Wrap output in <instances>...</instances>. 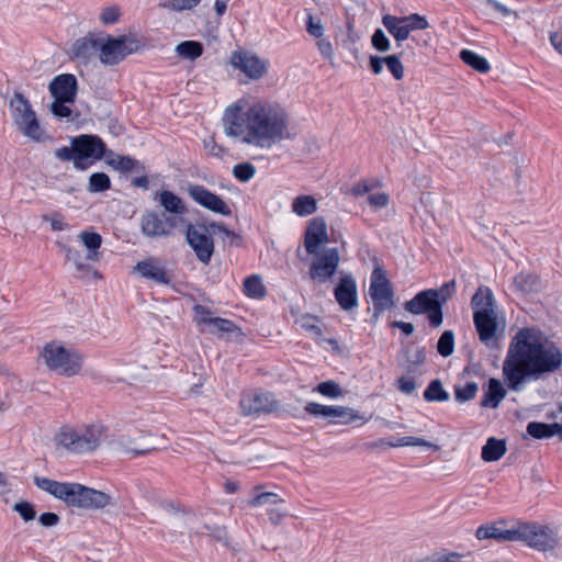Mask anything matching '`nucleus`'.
Instances as JSON below:
<instances>
[{
	"mask_svg": "<svg viewBox=\"0 0 562 562\" xmlns=\"http://www.w3.org/2000/svg\"><path fill=\"white\" fill-rule=\"evenodd\" d=\"M223 123L226 135L261 149L295 136L286 110L268 100H238L226 108Z\"/></svg>",
	"mask_w": 562,
	"mask_h": 562,
	"instance_id": "obj_1",
	"label": "nucleus"
},
{
	"mask_svg": "<svg viewBox=\"0 0 562 562\" xmlns=\"http://www.w3.org/2000/svg\"><path fill=\"white\" fill-rule=\"evenodd\" d=\"M562 368V350L533 327L519 329L503 362V375L512 391H520L528 380H538Z\"/></svg>",
	"mask_w": 562,
	"mask_h": 562,
	"instance_id": "obj_2",
	"label": "nucleus"
},
{
	"mask_svg": "<svg viewBox=\"0 0 562 562\" xmlns=\"http://www.w3.org/2000/svg\"><path fill=\"white\" fill-rule=\"evenodd\" d=\"M38 488L65 502L68 506L81 509H103L111 504L112 497L79 483H61L47 477H35Z\"/></svg>",
	"mask_w": 562,
	"mask_h": 562,
	"instance_id": "obj_3",
	"label": "nucleus"
},
{
	"mask_svg": "<svg viewBox=\"0 0 562 562\" xmlns=\"http://www.w3.org/2000/svg\"><path fill=\"white\" fill-rule=\"evenodd\" d=\"M106 155L104 142L95 135L82 134L71 138V146L55 150V157L61 161L72 160L78 170L88 169L95 160Z\"/></svg>",
	"mask_w": 562,
	"mask_h": 562,
	"instance_id": "obj_4",
	"label": "nucleus"
},
{
	"mask_svg": "<svg viewBox=\"0 0 562 562\" xmlns=\"http://www.w3.org/2000/svg\"><path fill=\"white\" fill-rule=\"evenodd\" d=\"M102 425H90L78 430L69 426L60 428L55 437L56 443L74 453H87L95 450L104 439Z\"/></svg>",
	"mask_w": 562,
	"mask_h": 562,
	"instance_id": "obj_5",
	"label": "nucleus"
},
{
	"mask_svg": "<svg viewBox=\"0 0 562 562\" xmlns=\"http://www.w3.org/2000/svg\"><path fill=\"white\" fill-rule=\"evenodd\" d=\"M9 109L14 124L24 136L35 142L44 139V131L40 126L36 114L22 93H14Z\"/></svg>",
	"mask_w": 562,
	"mask_h": 562,
	"instance_id": "obj_6",
	"label": "nucleus"
},
{
	"mask_svg": "<svg viewBox=\"0 0 562 562\" xmlns=\"http://www.w3.org/2000/svg\"><path fill=\"white\" fill-rule=\"evenodd\" d=\"M48 369L67 376H72L81 370L80 355L57 342L47 344L41 352Z\"/></svg>",
	"mask_w": 562,
	"mask_h": 562,
	"instance_id": "obj_7",
	"label": "nucleus"
},
{
	"mask_svg": "<svg viewBox=\"0 0 562 562\" xmlns=\"http://www.w3.org/2000/svg\"><path fill=\"white\" fill-rule=\"evenodd\" d=\"M139 42L127 35L117 37L101 35L99 44V59L105 66H114L124 60L128 55L137 52Z\"/></svg>",
	"mask_w": 562,
	"mask_h": 562,
	"instance_id": "obj_8",
	"label": "nucleus"
},
{
	"mask_svg": "<svg viewBox=\"0 0 562 562\" xmlns=\"http://www.w3.org/2000/svg\"><path fill=\"white\" fill-rule=\"evenodd\" d=\"M369 295L373 303V317L378 319L379 315L394 305V292L391 282L381 268H375L371 274Z\"/></svg>",
	"mask_w": 562,
	"mask_h": 562,
	"instance_id": "obj_9",
	"label": "nucleus"
},
{
	"mask_svg": "<svg viewBox=\"0 0 562 562\" xmlns=\"http://www.w3.org/2000/svg\"><path fill=\"white\" fill-rule=\"evenodd\" d=\"M516 541H522L539 551L553 549L558 544V536L553 529L536 524H518Z\"/></svg>",
	"mask_w": 562,
	"mask_h": 562,
	"instance_id": "obj_10",
	"label": "nucleus"
},
{
	"mask_svg": "<svg viewBox=\"0 0 562 562\" xmlns=\"http://www.w3.org/2000/svg\"><path fill=\"white\" fill-rule=\"evenodd\" d=\"M382 24L398 43L406 41L412 32L429 27L427 19L418 13L406 16L385 14L382 16Z\"/></svg>",
	"mask_w": 562,
	"mask_h": 562,
	"instance_id": "obj_11",
	"label": "nucleus"
},
{
	"mask_svg": "<svg viewBox=\"0 0 562 562\" xmlns=\"http://www.w3.org/2000/svg\"><path fill=\"white\" fill-rule=\"evenodd\" d=\"M435 289H428L417 293L412 300L405 302L404 308L408 313L419 315L427 314L429 324L439 327L442 324V311L436 301Z\"/></svg>",
	"mask_w": 562,
	"mask_h": 562,
	"instance_id": "obj_12",
	"label": "nucleus"
},
{
	"mask_svg": "<svg viewBox=\"0 0 562 562\" xmlns=\"http://www.w3.org/2000/svg\"><path fill=\"white\" fill-rule=\"evenodd\" d=\"M310 266V277L317 283H325L336 273L339 265V252L337 248H325L316 250Z\"/></svg>",
	"mask_w": 562,
	"mask_h": 562,
	"instance_id": "obj_13",
	"label": "nucleus"
},
{
	"mask_svg": "<svg viewBox=\"0 0 562 562\" xmlns=\"http://www.w3.org/2000/svg\"><path fill=\"white\" fill-rule=\"evenodd\" d=\"M304 411L314 417H323L329 419V423H338L349 425L362 417L357 411L347 406L323 405L316 402H308Z\"/></svg>",
	"mask_w": 562,
	"mask_h": 562,
	"instance_id": "obj_14",
	"label": "nucleus"
},
{
	"mask_svg": "<svg viewBox=\"0 0 562 562\" xmlns=\"http://www.w3.org/2000/svg\"><path fill=\"white\" fill-rule=\"evenodd\" d=\"M187 241L198 260L209 265L214 254V240L204 225L190 224L187 228Z\"/></svg>",
	"mask_w": 562,
	"mask_h": 562,
	"instance_id": "obj_15",
	"label": "nucleus"
},
{
	"mask_svg": "<svg viewBox=\"0 0 562 562\" xmlns=\"http://www.w3.org/2000/svg\"><path fill=\"white\" fill-rule=\"evenodd\" d=\"M177 221L172 216L156 211H147L140 220L142 233L150 238L168 237L172 235Z\"/></svg>",
	"mask_w": 562,
	"mask_h": 562,
	"instance_id": "obj_16",
	"label": "nucleus"
},
{
	"mask_svg": "<svg viewBox=\"0 0 562 562\" xmlns=\"http://www.w3.org/2000/svg\"><path fill=\"white\" fill-rule=\"evenodd\" d=\"M240 408L245 415L271 413L277 409V401L268 391L249 390L241 395Z\"/></svg>",
	"mask_w": 562,
	"mask_h": 562,
	"instance_id": "obj_17",
	"label": "nucleus"
},
{
	"mask_svg": "<svg viewBox=\"0 0 562 562\" xmlns=\"http://www.w3.org/2000/svg\"><path fill=\"white\" fill-rule=\"evenodd\" d=\"M231 64L235 69L244 72L249 79L258 80L265 76L268 69L266 60L256 54L246 50H235L231 56Z\"/></svg>",
	"mask_w": 562,
	"mask_h": 562,
	"instance_id": "obj_18",
	"label": "nucleus"
},
{
	"mask_svg": "<svg viewBox=\"0 0 562 562\" xmlns=\"http://www.w3.org/2000/svg\"><path fill=\"white\" fill-rule=\"evenodd\" d=\"M188 193L195 203L209 211L225 216L232 214L231 207L220 195L211 192L201 184H189Z\"/></svg>",
	"mask_w": 562,
	"mask_h": 562,
	"instance_id": "obj_19",
	"label": "nucleus"
},
{
	"mask_svg": "<svg viewBox=\"0 0 562 562\" xmlns=\"http://www.w3.org/2000/svg\"><path fill=\"white\" fill-rule=\"evenodd\" d=\"M328 241L327 226L323 217H315L307 224L304 246L307 254H315L319 246Z\"/></svg>",
	"mask_w": 562,
	"mask_h": 562,
	"instance_id": "obj_20",
	"label": "nucleus"
},
{
	"mask_svg": "<svg viewBox=\"0 0 562 562\" xmlns=\"http://www.w3.org/2000/svg\"><path fill=\"white\" fill-rule=\"evenodd\" d=\"M134 270L137 271L143 278L153 280L156 283L166 285L171 283V276L166 270V267L159 261V259L155 257H150L137 262L134 267Z\"/></svg>",
	"mask_w": 562,
	"mask_h": 562,
	"instance_id": "obj_21",
	"label": "nucleus"
},
{
	"mask_svg": "<svg viewBox=\"0 0 562 562\" xmlns=\"http://www.w3.org/2000/svg\"><path fill=\"white\" fill-rule=\"evenodd\" d=\"M335 299L344 311H351L358 305L357 285L352 276H344L334 291Z\"/></svg>",
	"mask_w": 562,
	"mask_h": 562,
	"instance_id": "obj_22",
	"label": "nucleus"
},
{
	"mask_svg": "<svg viewBox=\"0 0 562 562\" xmlns=\"http://www.w3.org/2000/svg\"><path fill=\"white\" fill-rule=\"evenodd\" d=\"M100 36L101 35L89 34L76 40L70 48L71 58L87 64L95 55L99 56Z\"/></svg>",
	"mask_w": 562,
	"mask_h": 562,
	"instance_id": "obj_23",
	"label": "nucleus"
},
{
	"mask_svg": "<svg viewBox=\"0 0 562 562\" xmlns=\"http://www.w3.org/2000/svg\"><path fill=\"white\" fill-rule=\"evenodd\" d=\"M49 91L55 100L75 102L77 94V79L71 74H63L49 83Z\"/></svg>",
	"mask_w": 562,
	"mask_h": 562,
	"instance_id": "obj_24",
	"label": "nucleus"
},
{
	"mask_svg": "<svg viewBox=\"0 0 562 562\" xmlns=\"http://www.w3.org/2000/svg\"><path fill=\"white\" fill-rule=\"evenodd\" d=\"M471 307L473 310V318L476 317V315L497 313L492 290L487 286H480L472 296Z\"/></svg>",
	"mask_w": 562,
	"mask_h": 562,
	"instance_id": "obj_25",
	"label": "nucleus"
},
{
	"mask_svg": "<svg viewBox=\"0 0 562 562\" xmlns=\"http://www.w3.org/2000/svg\"><path fill=\"white\" fill-rule=\"evenodd\" d=\"M194 311L198 316V323L210 326V333L212 334L231 333L236 328L235 324L229 319L222 317H211L210 311L202 305L194 306Z\"/></svg>",
	"mask_w": 562,
	"mask_h": 562,
	"instance_id": "obj_26",
	"label": "nucleus"
},
{
	"mask_svg": "<svg viewBox=\"0 0 562 562\" xmlns=\"http://www.w3.org/2000/svg\"><path fill=\"white\" fill-rule=\"evenodd\" d=\"M502 524L503 521L492 525H482L476 529L475 537L479 540L494 539L499 542L516 541V527L503 529L499 526Z\"/></svg>",
	"mask_w": 562,
	"mask_h": 562,
	"instance_id": "obj_27",
	"label": "nucleus"
},
{
	"mask_svg": "<svg viewBox=\"0 0 562 562\" xmlns=\"http://www.w3.org/2000/svg\"><path fill=\"white\" fill-rule=\"evenodd\" d=\"M479 338L485 345H488L496 337L497 331V313L488 315H476L473 318Z\"/></svg>",
	"mask_w": 562,
	"mask_h": 562,
	"instance_id": "obj_28",
	"label": "nucleus"
},
{
	"mask_svg": "<svg viewBox=\"0 0 562 562\" xmlns=\"http://www.w3.org/2000/svg\"><path fill=\"white\" fill-rule=\"evenodd\" d=\"M155 200L158 201L167 213L181 215L187 211L181 198L169 190L156 192Z\"/></svg>",
	"mask_w": 562,
	"mask_h": 562,
	"instance_id": "obj_29",
	"label": "nucleus"
},
{
	"mask_svg": "<svg viewBox=\"0 0 562 562\" xmlns=\"http://www.w3.org/2000/svg\"><path fill=\"white\" fill-rule=\"evenodd\" d=\"M506 396V390L497 379H490L487 389L484 392L481 405L483 407L496 408Z\"/></svg>",
	"mask_w": 562,
	"mask_h": 562,
	"instance_id": "obj_30",
	"label": "nucleus"
},
{
	"mask_svg": "<svg viewBox=\"0 0 562 562\" xmlns=\"http://www.w3.org/2000/svg\"><path fill=\"white\" fill-rule=\"evenodd\" d=\"M79 239L82 241L85 247L88 249L86 259L88 261H99L100 259V247L102 245V237L100 234L89 231H83L79 234Z\"/></svg>",
	"mask_w": 562,
	"mask_h": 562,
	"instance_id": "obj_31",
	"label": "nucleus"
},
{
	"mask_svg": "<svg viewBox=\"0 0 562 562\" xmlns=\"http://www.w3.org/2000/svg\"><path fill=\"white\" fill-rule=\"evenodd\" d=\"M506 452V445L504 440L491 437L482 448V459L486 462H494L499 460Z\"/></svg>",
	"mask_w": 562,
	"mask_h": 562,
	"instance_id": "obj_32",
	"label": "nucleus"
},
{
	"mask_svg": "<svg viewBox=\"0 0 562 562\" xmlns=\"http://www.w3.org/2000/svg\"><path fill=\"white\" fill-rule=\"evenodd\" d=\"M317 211V201L312 195H299L292 201V212L304 217Z\"/></svg>",
	"mask_w": 562,
	"mask_h": 562,
	"instance_id": "obj_33",
	"label": "nucleus"
},
{
	"mask_svg": "<svg viewBox=\"0 0 562 562\" xmlns=\"http://www.w3.org/2000/svg\"><path fill=\"white\" fill-rule=\"evenodd\" d=\"M176 53L183 59L194 60L203 54V45L195 41H184L176 46Z\"/></svg>",
	"mask_w": 562,
	"mask_h": 562,
	"instance_id": "obj_34",
	"label": "nucleus"
},
{
	"mask_svg": "<svg viewBox=\"0 0 562 562\" xmlns=\"http://www.w3.org/2000/svg\"><path fill=\"white\" fill-rule=\"evenodd\" d=\"M106 157V164L116 170L127 172L138 166V161L130 156L115 155L110 151Z\"/></svg>",
	"mask_w": 562,
	"mask_h": 562,
	"instance_id": "obj_35",
	"label": "nucleus"
},
{
	"mask_svg": "<svg viewBox=\"0 0 562 562\" xmlns=\"http://www.w3.org/2000/svg\"><path fill=\"white\" fill-rule=\"evenodd\" d=\"M244 292L252 299H261L266 295V288L258 274H252L244 281Z\"/></svg>",
	"mask_w": 562,
	"mask_h": 562,
	"instance_id": "obj_36",
	"label": "nucleus"
},
{
	"mask_svg": "<svg viewBox=\"0 0 562 562\" xmlns=\"http://www.w3.org/2000/svg\"><path fill=\"white\" fill-rule=\"evenodd\" d=\"M460 57L463 63L477 70L479 72H487L490 70V64L483 56L477 55L476 53L463 49L460 53Z\"/></svg>",
	"mask_w": 562,
	"mask_h": 562,
	"instance_id": "obj_37",
	"label": "nucleus"
},
{
	"mask_svg": "<svg viewBox=\"0 0 562 562\" xmlns=\"http://www.w3.org/2000/svg\"><path fill=\"white\" fill-rule=\"evenodd\" d=\"M514 284L521 292H532L539 289V279L530 272H520L514 279Z\"/></svg>",
	"mask_w": 562,
	"mask_h": 562,
	"instance_id": "obj_38",
	"label": "nucleus"
},
{
	"mask_svg": "<svg viewBox=\"0 0 562 562\" xmlns=\"http://www.w3.org/2000/svg\"><path fill=\"white\" fill-rule=\"evenodd\" d=\"M427 402H445L449 400V393L442 387L440 380H432L424 392Z\"/></svg>",
	"mask_w": 562,
	"mask_h": 562,
	"instance_id": "obj_39",
	"label": "nucleus"
},
{
	"mask_svg": "<svg viewBox=\"0 0 562 562\" xmlns=\"http://www.w3.org/2000/svg\"><path fill=\"white\" fill-rule=\"evenodd\" d=\"M201 0H159V8L171 11L182 12L194 9Z\"/></svg>",
	"mask_w": 562,
	"mask_h": 562,
	"instance_id": "obj_40",
	"label": "nucleus"
},
{
	"mask_svg": "<svg viewBox=\"0 0 562 562\" xmlns=\"http://www.w3.org/2000/svg\"><path fill=\"white\" fill-rule=\"evenodd\" d=\"M110 187L111 180L104 172H94L89 178L88 191L91 193L106 191Z\"/></svg>",
	"mask_w": 562,
	"mask_h": 562,
	"instance_id": "obj_41",
	"label": "nucleus"
},
{
	"mask_svg": "<svg viewBox=\"0 0 562 562\" xmlns=\"http://www.w3.org/2000/svg\"><path fill=\"white\" fill-rule=\"evenodd\" d=\"M527 432L536 439H544L554 436L552 424L530 422L527 425Z\"/></svg>",
	"mask_w": 562,
	"mask_h": 562,
	"instance_id": "obj_42",
	"label": "nucleus"
},
{
	"mask_svg": "<svg viewBox=\"0 0 562 562\" xmlns=\"http://www.w3.org/2000/svg\"><path fill=\"white\" fill-rule=\"evenodd\" d=\"M387 445L390 447H405V446H419V447H427V448H431L436 451H438L440 449L439 446L432 443V442H429L423 438H418V437H411V436H407V437H401V438H397L396 441L394 442H387Z\"/></svg>",
	"mask_w": 562,
	"mask_h": 562,
	"instance_id": "obj_43",
	"label": "nucleus"
},
{
	"mask_svg": "<svg viewBox=\"0 0 562 562\" xmlns=\"http://www.w3.org/2000/svg\"><path fill=\"white\" fill-rule=\"evenodd\" d=\"M313 391L318 392L323 396L333 400L339 398L344 394L340 385L333 380L319 383Z\"/></svg>",
	"mask_w": 562,
	"mask_h": 562,
	"instance_id": "obj_44",
	"label": "nucleus"
},
{
	"mask_svg": "<svg viewBox=\"0 0 562 562\" xmlns=\"http://www.w3.org/2000/svg\"><path fill=\"white\" fill-rule=\"evenodd\" d=\"M454 350V335L451 330H446L439 337L437 351L442 357H449Z\"/></svg>",
	"mask_w": 562,
	"mask_h": 562,
	"instance_id": "obj_45",
	"label": "nucleus"
},
{
	"mask_svg": "<svg viewBox=\"0 0 562 562\" xmlns=\"http://www.w3.org/2000/svg\"><path fill=\"white\" fill-rule=\"evenodd\" d=\"M479 386L475 382H468L463 386L454 387V397L458 402L464 403L468 402L476 395Z\"/></svg>",
	"mask_w": 562,
	"mask_h": 562,
	"instance_id": "obj_46",
	"label": "nucleus"
},
{
	"mask_svg": "<svg viewBox=\"0 0 562 562\" xmlns=\"http://www.w3.org/2000/svg\"><path fill=\"white\" fill-rule=\"evenodd\" d=\"M255 172L256 168L250 162L238 164L233 168L234 177L241 182L249 181L255 176Z\"/></svg>",
	"mask_w": 562,
	"mask_h": 562,
	"instance_id": "obj_47",
	"label": "nucleus"
},
{
	"mask_svg": "<svg viewBox=\"0 0 562 562\" xmlns=\"http://www.w3.org/2000/svg\"><path fill=\"white\" fill-rule=\"evenodd\" d=\"M436 301L439 303L440 307L450 300L456 293V281L451 280L443 283L438 290L435 289Z\"/></svg>",
	"mask_w": 562,
	"mask_h": 562,
	"instance_id": "obj_48",
	"label": "nucleus"
},
{
	"mask_svg": "<svg viewBox=\"0 0 562 562\" xmlns=\"http://www.w3.org/2000/svg\"><path fill=\"white\" fill-rule=\"evenodd\" d=\"M283 501L279 497L278 494L271 493V492H265L257 494L252 499L249 501V506L251 507H258L266 504L276 505L279 503H282Z\"/></svg>",
	"mask_w": 562,
	"mask_h": 562,
	"instance_id": "obj_49",
	"label": "nucleus"
},
{
	"mask_svg": "<svg viewBox=\"0 0 562 562\" xmlns=\"http://www.w3.org/2000/svg\"><path fill=\"white\" fill-rule=\"evenodd\" d=\"M385 65L396 80H401L404 77V66L397 55L386 56Z\"/></svg>",
	"mask_w": 562,
	"mask_h": 562,
	"instance_id": "obj_50",
	"label": "nucleus"
},
{
	"mask_svg": "<svg viewBox=\"0 0 562 562\" xmlns=\"http://www.w3.org/2000/svg\"><path fill=\"white\" fill-rule=\"evenodd\" d=\"M372 46L379 52H387L391 48L390 40L381 29L374 31L371 37Z\"/></svg>",
	"mask_w": 562,
	"mask_h": 562,
	"instance_id": "obj_51",
	"label": "nucleus"
},
{
	"mask_svg": "<svg viewBox=\"0 0 562 562\" xmlns=\"http://www.w3.org/2000/svg\"><path fill=\"white\" fill-rule=\"evenodd\" d=\"M13 510L19 513V515L22 517L24 521L33 520L36 516L34 506L25 501L15 503L13 506Z\"/></svg>",
	"mask_w": 562,
	"mask_h": 562,
	"instance_id": "obj_52",
	"label": "nucleus"
},
{
	"mask_svg": "<svg viewBox=\"0 0 562 562\" xmlns=\"http://www.w3.org/2000/svg\"><path fill=\"white\" fill-rule=\"evenodd\" d=\"M300 326L316 338L323 335L322 328L316 324V318L310 315H305L300 319Z\"/></svg>",
	"mask_w": 562,
	"mask_h": 562,
	"instance_id": "obj_53",
	"label": "nucleus"
},
{
	"mask_svg": "<svg viewBox=\"0 0 562 562\" xmlns=\"http://www.w3.org/2000/svg\"><path fill=\"white\" fill-rule=\"evenodd\" d=\"M74 102H67V101H61V100H55L52 104H50V111L52 113L59 117V119H68L71 116V109L69 108L68 104H72Z\"/></svg>",
	"mask_w": 562,
	"mask_h": 562,
	"instance_id": "obj_54",
	"label": "nucleus"
},
{
	"mask_svg": "<svg viewBox=\"0 0 562 562\" xmlns=\"http://www.w3.org/2000/svg\"><path fill=\"white\" fill-rule=\"evenodd\" d=\"M306 31L311 36L321 38L324 34V26L319 19L314 18L310 12L307 13Z\"/></svg>",
	"mask_w": 562,
	"mask_h": 562,
	"instance_id": "obj_55",
	"label": "nucleus"
},
{
	"mask_svg": "<svg viewBox=\"0 0 562 562\" xmlns=\"http://www.w3.org/2000/svg\"><path fill=\"white\" fill-rule=\"evenodd\" d=\"M389 194L384 192L370 193L368 195V202L373 209H382L389 204Z\"/></svg>",
	"mask_w": 562,
	"mask_h": 562,
	"instance_id": "obj_56",
	"label": "nucleus"
},
{
	"mask_svg": "<svg viewBox=\"0 0 562 562\" xmlns=\"http://www.w3.org/2000/svg\"><path fill=\"white\" fill-rule=\"evenodd\" d=\"M119 16L120 10L117 7H108L101 12L100 20L104 24H113L119 20Z\"/></svg>",
	"mask_w": 562,
	"mask_h": 562,
	"instance_id": "obj_57",
	"label": "nucleus"
},
{
	"mask_svg": "<svg viewBox=\"0 0 562 562\" xmlns=\"http://www.w3.org/2000/svg\"><path fill=\"white\" fill-rule=\"evenodd\" d=\"M397 387L404 394H412L416 390V383L413 379L401 376L397 380Z\"/></svg>",
	"mask_w": 562,
	"mask_h": 562,
	"instance_id": "obj_58",
	"label": "nucleus"
},
{
	"mask_svg": "<svg viewBox=\"0 0 562 562\" xmlns=\"http://www.w3.org/2000/svg\"><path fill=\"white\" fill-rule=\"evenodd\" d=\"M486 4L493 8L495 11H497L503 16H509L514 15L515 19H518L517 12L512 11L506 5L502 4L497 0H485Z\"/></svg>",
	"mask_w": 562,
	"mask_h": 562,
	"instance_id": "obj_59",
	"label": "nucleus"
},
{
	"mask_svg": "<svg viewBox=\"0 0 562 562\" xmlns=\"http://www.w3.org/2000/svg\"><path fill=\"white\" fill-rule=\"evenodd\" d=\"M204 147L207 150V153L217 158H222L225 155V149L217 145L214 139L204 140Z\"/></svg>",
	"mask_w": 562,
	"mask_h": 562,
	"instance_id": "obj_60",
	"label": "nucleus"
},
{
	"mask_svg": "<svg viewBox=\"0 0 562 562\" xmlns=\"http://www.w3.org/2000/svg\"><path fill=\"white\" fill-rule=\"evenodd\" d=\"M38 521L44 527H54L59 524L60 518L55 513H44L40 516Z\"/></svg>",
	"mask_w": 562,
	"mask_h": 562,
	"instance_id": "obj_61",
	"label": "nucleus"
},
{
	"mask_svg": "<svg viewBox=\"0 0 562 562\" xmlns=\"http://www.w3.org/2000/svg\"><path fill=\"white\" fill-rule=\"evenodd\" d=\"M316 45H317V48H318L321 55L324 58L330 59L333 57L334 49H333L331 43L329 41L321 37L319 41L316 43Z\"/></svg>",
	"mask_w": 562,
	"mask_h": 562,
	"instance_id": "obj_62",
	"label": "nucleus"
},
{
	"mask_svg": "<svg viewBox=\"0 0 562 562\" xmlns=\"http://www.w3.org/2000/svg\"><path fill=\"white\" fill-rule=\"evenodd\" d=\"M374 183H370L369 181L367 180H363V181H359L358 183H356L353 187H352V194L353 195H362V194H366V193H369L373 188H374Z\"/></svg>",
	"mask_w": 562,
	"mask_h": 562,
	"instance_id": "obj_63",
	"label": "nucleus"
},
{
	"mask_svg": "<svg viewBox=\"0 0 562 562\" xmlns=\"http://www.w3.org/2000/svg\"><path fill=\"white\" fill-rule=\"evenodd\" d=\"M407 360L415 366L423 364L426 361V350L425 348H417L412 353H409Z\"/></svg>",
	"mask_w": 562,
	"mask_h": 562,
	"instance_id": "obj_64",
	"label": "nucleus"
}]
</instances>
